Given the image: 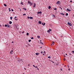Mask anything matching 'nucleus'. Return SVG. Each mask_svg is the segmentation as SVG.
Wrapping results in <instances>:
<instances>
[{
    "instance_id": "nucleus-34",
    "label": "nucleus",
    "mask_w": 74,
    "mask_h": 74,
    "mask_svg": "<svg viewBox=\"0 0 74 74\" xmlns=\"http://www.w3.org/2000/svg\"><path fill=\"white\" fill-rule=\"evenodd\" d=\"M48 58H51V57L49 56L48 57Z\"/></svg>"
},
{
    "instance_id": "nucleus-55",
    "label": "nucleus",
    "mask_w": 74,
    "mask_h": 74,
    "mask_svg": "<svg viewBox=\"0 0 74 74\" xmlns=\"http://www.w3.org/2000/svg\"><path fill=\"white\" fill-rule=\"evenodd\" d=\"M56 64L57 65H58V64Z\"/></svg>"
},
{
    "instance_id": "nucleus-45",
    "label": "nucleus",
    "mask_w": 74,
    "mask_h": 74,
    "mask_svg": "<svg viewBox=\"0 0 74 74\" xmlns=\"http://www.w3.org/2000/svg\"><path fill=\"white\" fill-rule=\"evenodd\" d=\"M14 41H12V43H14Z\"/></svg>"
},
{
    "instance_id": "nucleus-10",
    "label": "nucleus",
    "mask_w": 74,
    "mask_h": 74,
    "mask_svg": "<svg viewBox=\"0 0 74 74\" xmlns=\"http://www.w3.org/2000/svg\"><path fill=\"white\" fill-rule=\"evenodd\" d=\"M38 23L39 24H41V21H39Z\"/></svg>"
},
{
    "instance_id": "nucleus-2",
    "label": "nucleus",
    "mask_w": 74,
    "mask_h": 74,
    "mask_svg": "<svg viewBox=\"0 0 74 74\" xmlns=\"http://www.w3.org/2000/svg\"><path fill=\"white\" fill-rule=\"evenodd\" d=\"M68 25H69L70 26H71L72 25H71V23H69V22L68 23Z\"/></svg>"
},
{
    "instance_id": "nucleus-42",
    "label": "nucleus",
    "mask_w": 74,
    "mask_h": 74,
    "mask_svg": "<svg viewBox=\"0 0 74 74\" xmlns=\"http://www.w3.org/2000/svg\"><path fill=\"white\" fill-rule=\"evenodd\" d=\"M13 50H11V51H12V52H13Z\"/></svg>"
},
{
    "instance_id": "nucleus-37",
    "label": "nucleus",
    "mask_w": 74,
    "mask_h": 74,
    "mask_svg": "<svg viewBox=\"0 0 74 74\" xmlns=\"http://www.w3.org/2000/svg\"><path fill=\"white\" fill-rule=\"evenodd\" d=\"M28 45H29V46H30V45L29 44H28Z\"/></svg>"
},
{
    "instance_id": "nucleus-35",
    "label": "nucleus",
    "mask_w": 74,
    "mask_h": 74,
    "mask_svg": "<svg viewBox=\"0 0 74 74\" xmlns=\"http://www.w3.org/2000/svg\"><path fill=\"white\" fill-rule=\"evenodd\" d=\"M21 4H22V5H23V3H22V2H21Z\"/></svg>"
},
{
    "instance_id": "nucleus-24",
    "label": "nucleus",
    "mask_w": 74,
    "mask_h": 74,
    "mask_svg": "<svg viewBox=\"0 0 74 74\" xmlns=\"http://www.w3.org/2000/svg\"><path fill=\"white\" fill-rule=\"evenodd\" d=\"M27 36H29V33H27Z\"/></svg>"
},
{
    "instance_id": "nucleus-6",
    "label": "nucleus",
    "mask_w": 74,
    "mask_h": 74,
    "mask_svg": "<svg viewBox=\"0 0 74 74\" xmlns=\"http://www.w3.org/2000/svg\"><path fill=\"white\" fill-rule=\"evenodd\" d=\"M38 14H42V12H41V11H40L39 12H38Z\"/></svg>"
},
{
    "instance_id": "nucleus-40",
    "label": "nucleus",
    "mask_w": 74,
    "mask_h": 74,
    "mask_svg": "<svg viewBox=\"0 0 74 74\" xmlns=\"http://www.w3.org/2000/svg\"><path fill=\"white\" fill-rule=\"evenodd\" d=\"M11 10L12 11H14V10L13 9H12Z\"/></svg>"
},
{
    "instance_id": "nucleus-59",
    "label": "nucleus",
    "mask_w": 74,
    "mask_h": 74,
    "mask_svg": "<svg viewBox=\"0 0 74 74\" xmlns=\"http://www.w3.org/2000/svg\"><path fill=\"white\" fill-rule=\"evenodd\" d=\"M64 57H66V56H64Z\"/></svg>"
},
{
    "instance_id": "nucleus-52",
    "label": "nucleus",
    "mask_w": 74,
    "mask_h": 74,
    "mask_svg": "<svg viewBox=\"0 0 74 74\" xmlns=\"http://www.w3.org/2000/svg\"><path fill=\"white\" fill-rule=\"evenodd\" d=\"M40 48H42V47H40Z\"/></svg>"
},
{
    "instance_id": "nucleus-43",
    "label": "nucleus",
    "mask_w": 74,
    "mask_h": 74,
    "mask_svg": "<svg viewBox=\"0 0 74 74\" xmlns=\"http://www.w3.org/2000/svg\"><path fill=\"white\" fill-rule=\"evenodd\" d=\"M33 66H34V67H36L34 65H33Z\"/></svg>"
},
{
    "instance_id": "nucleus-11",
    "label": "nucleus",
    "mask_w": 74,
    "mask_h": 74,
    "mask_svg": "<svg viewBox=\"0 0 74 74\" xmlns=\"http://www.w3.org/2000/svg\"><path fill=\"white\" fill-rule=\"evenodd\" d=\"M36 5V3H34V8L35 7Z\"/></svg>"
},
{
    "instance_id": "nucleus-9",
    "label": "nucleus",
    "mask_w": 74,
    "mask_h": 74,
    "mask_svg": "<svg viewBox=\"0 0 74 74\" xmlns=\"http://www.w3.org/2000/svg\"><path fill=\"white\" fill-rule=\"evenodd\" d=\"M39 54V53H36V54L37 56H38V55Z\"/></svg>"
},
{
    "instance_id": "nucleus-30",
    "label": "nucleus",
    "mask_w": 74,
    "mask_h": 74,
    "mask_svg": "<svg viewBox=\"0 0 74 74\" xmlns=\"http://www.w3.org/2000/svg\"><path fill=\"white\" fill-rule=\"evenodd\" d=\"M29 42H30L31 41V40H28Z\"/></svg>"
},
{
    "instance_id": "nucleus-47",
    "label": "nucleus",
    "mask_w": 74,
    "mask_h": 74,
    "mask_svg": "<svg viewBox=\"0 0 74 74\" xmlns=\"http://www.w3.org/2000/svg\"><path fill=\"white\" fill-rule=\"evenodd\" d=\"M41 53H42V51H41Z\"/></svg>"
},
{
    "instance_id": "nucleus-51",
    "label": "nucleus",
    "mask_w": 74,
    "mask_h": 74,
    "mask_svg": "<svg viewBox=\"0 0 74 74\" xmlns=\"http://www.w3.org/2000/svg\"><path fill=\"white\" fill-rule=\"evenodd\" d=\"M9 10H10V8H9Z\"/></svg>"
},
{
    "instance_id": "nucleus-38",
    "label": "nucleus",
    "mask_w": 74,
    "mask_h": 74,
    "mask_svg": "<svg viewBox=\"0 0 74 74\" xmlns=\"http://www.w3.org/2000/svg\"><path fill=\"white\" fill-rule=\"evenodd\" d=\"M53 63H55V62H54L53 61H51Z\"/></svg>"
},
{
    "instance_id": "nucleus-28",
    "label": "nucleus",
    "mask_w": 74,
    "mask_h": 74,
    "mask_svg": "<svg viewBox=\"0 0 74 74\" xmlns=\"http://www.w3.org/2000/svg\"><path fill=\"white\" fill-rule=\"evenodd\" d=\"M37 37L38 38H40V36H37Z\"/></svg>"
},
{
    "instance_id": "nucleus-23",
    "label": "nucleus",
    "mask_w": 74,
    "mask_h": 74,
    "mask_svg": "<svg viewBox=\"0 0 74 74\" xmlns=\"http://www.w3.org/2000/svg\"><path fill=\"white\" fill-rule=\"evenodd\" d=\"M66 16H68V13H67L66 14Z\"/></svg>"
},
{
    "instance_id": "nucleus-20",
    "label": "nucleus",
    "mask_w": 74,
    "mask_h": 74,
    "mask_svg": "<svg viewBox=\"0 0 74 74\" xmlns=\"http://www.w3.org/2000/svg\"><path fill=\"white\" fill-rule=\"evenodd\" d=\"M40 42V43H41V44H43V43L42 42H41V40Z\"/></svg>"
},
{
    "instance_id": "nucleus-61",
    "label": "nucleus",
    "mask_w": 74,
    "mask_h": 74,
    "mask_svg": "<svg viewBox=\"0 0 74 74\" xmlns=\"http://www.w3.org/2000/svg\"><path fill=\"white\" fill-rule=\"evenodd\" d=\"M3 26H4V25H3Z\"/></svg>"
},
{
    "instance_id": "nucleus-49",
    "label": "nucleus",
    "mask_w": 74,
    "mask_h": 74,
    "mask_svg": "<svg viewBox=\"0 0 74 74\" xmlns=\"http://www.w3.org/2000/svg\"><path fill=\"white\" fill-rule=\"evenodd\" d=\"M24 33V31H23V32H22V33Z\"/></svg>"
},
{
    "instance_id": "nucleus-62",
    "label": "nucleus",
    "mask_w": 74,
    "mask_h": 74,
    "mask_svg": "<svg viewBox=\"0 0 74 74\" xmlns=\"http://www.w3.org/2000/svg\"><path fill=\"white\" fill-rule=\"evenodd\" d=\"M25 70H26V69H25Z\"/></svg>"
},
{
    "instance_id": "nucleus-17",
    "label": "nucleus",
    "mask_w": 74,
    "mask_h": 74,
    "mask_svg": "<svg viewBox=\"0 0 74 74\" xmlns=\"http://www.w3.org/2000/svg\"><path fill=\"white\" fill-rule=\"evenodd\" d=\"M33 5V3H30V6H31V5Z\"/></svg>"
},
{
    "instance_id": "nucleus-15",
    "label": "nucleus",
    "mask_w": 74,
    "mask_h": 74,
    "mask_svg": "<svg viewBox=\"0 0 74 74\" xmlns=\"http://www.w3.org/2000/svg\"><path fill=\"white\" fill-rule=\"evenodd\" d=\"M15 20H17V18H16V16H15Z\"/></svg>"
},
{
    "instance_id": "nucleus-26",
    "label": "nucleus",
    "mask_w": 74,
    "mask_h": 74,
    "mask_svg": "<svg viewBox=\"0 0 74 74\" xmlns=\"http://www.w3.org/2000/svg\"><path fill=\"white\" fill-rule=\"evenodd\" d=\"M5 27H7V24L5 25Z\"/></svg>"
},
{
    "instance_id": "nucleus-56",
    "label": "nucleus",
    "mask_w": 74,
    "mask_h": 74,
    "mask_svg": "<svg viewBox=\"0 0 74 74\" xmlns=\"http://www.w3.org/2000/svg\"><path fill=\"white\" fill-rule=\"evenodd\" d=\"M43 55H44V54H43Z\"/></svg>"
},
{
    "instance_id": "nucleus-33",
    "label": "nucleus",
    "mask_w": 74,
    "mask_h": 74,
    "mask_svg": "<svg viewBox=\"0 0 74 74\" xmlns=\"http://www.w3.org/2000/svg\"><path fill=\"white\" fill-rule=\"evenodd\" d=\"M18 9H19V10H20V11H21V8H18Z\"/></svg>"
},
{
    "instance_id": "nucleus-50",
    "label": "nucleus",
    "mask_w": 74,
    "mask_h": 74,
    "mask_svg": "<svg viewBox=\"0 0 74 74\" xmlns=\"http://www.w3.org/2000/svg\"><path fill=\"white\" fill-rule=\"evenodd\" d=\"M22 59H21V60H20L21 61L22 60Z\"/></svg>"
},
{
    "instance_id": "nucleus-44",
    "label": "nucleus",
    "mask_w": 74,
    "mask_h": 74,
    "mask_svg": "<svg viewBox=\"0 0 74 74\" xmlns=\"http://www.w3.org/2000/svg\"><path fill=\"white\" fill-rule=\"evenodd\" d=\"M70 2H71V3H72L73 2H72V1H70Z\"/></svg>"
},
{
    "instance_id": "nucleus-8",
    "label": "nucleus",
    "mask_w": 74,
    "mask_h": 74,
    "mask_svg": "<svg viewBox=\"0 0 74 74\" xmlns=\"http://www.w3.org/2000/svg\"><path fill=\"white\" fill-rule=\"evenodd\" d=\"M51 8V6H49V8H48V9L49 10V9H50Z\"/></svg>"
},
{
    "instance_id": "nucleus-32",
    "label": "nucleus",
    "mask_w": 74,
    "mask_h": 74,
    "mask_svg": "<svg viewBox=\"0 0 74 74\" xmlns=\"http://www.w3.org/2000/svg\"><path fill=\"white\" fill-rule=\"evenodd\" d=\"M12 17H10V18L11 19V20H12Z\"/></svg>"
},
{
    "instance_id": "nucleus-29",
    "label": "nucleus",
    "mask_w": 74,
    "mask_h": 74,
    "mask_svg": "<svg viewBox=\"0 0 74 74\" xmlns=\"http://www.w3.org/2000/svg\"><path fill=\"white\" fill-rule=\"evenodd\" d=\"M54 10H57V9L56 8H55L54 9Z\"/></svg>"
},
{
    "instance_id": "nucleus-31",
    "label": "nucleus",
    "mask_w": 74,
    "mask_h": 74,
    "mask_svg": "<svg viewBox=\"0 0 74 74\" xmlns=\"http://www.w3.org/2000/svg\"><path fill=\"white\" fill-rule=\"evenodd\" d=\"M10 53L11 54H12V51H11Z\"/></svg>"
},
{
    "instance_id": "nucleus-4",
    "label": "nucleus",
    "mask_w": 74,
    "mask_h": 74,
    "mask_svg": "<svg viewBox=\"0 0 74 74\" xmlns=\"http://www.w3.org/2000/svg\"><path fill=\"white\" fill-rule=\"evenodd\" d=\"M42 25H43V26H45V23H44L42 22Z\"/></svg>"
},
{
    "instance_id": "nucleus-21",
    "label": "nucleus",
    "mask_w": 74,
    "mask_h": 74,
    "mask_svg": "<svg viewBox=\"0 0 74 74\" xmlns=\"http://www.w3.org/2000/svg\"><path fill=\"white\" fill-rule=\"evenodd\" d=\"M10 26L8 25L7 27H10Z\"/></svg>"
},
{
    "instance_id": "nucleus-13",
    "label": "nucleus",
    "mask_w": 74,
    "mask_h": 74,
    "mask_svg": "<svg viewBox=\"0 0 74 74\" xmlns=\"http://www.w3.org/2000/svg\"><path fill=\"white\" fill-rule=\"evenodd\" d=\"M33 17H29V19H33Z\"/></svg>"
},
{
    "instance_id": "nucleus-25",
    "label": "nucleus",
    "mask_w": 74,
    "mask_h": 74,
    "mask_svg": "<svg viewBox=\"0 0 74 74\" xmlns=\"http://www.w3.org/2000/svg\"><path fill=\"white\" fill-rule=\"evenodd\" d=\"M31 39H32V40H33V39H34V38L33 37H32L31 38Z\"/></svg>"
},
{
    "instance_id": "nucleus-46",
    "label": "nucleus",
    "mask_w": 74,
    "mask_h": 74,
    "mask_svg": "<svg viewBox=\"0 0 74 74\" xmlns=\"http://www.w3.org/2000/svg\"><path fill=\"white\" fill-rule=\"evenodd\" d=\"M35 67H36V68H37V66H35Z\"/></svg>"
},
{
    "instance_id": "nucleus-27",
    "label": "nucleus",
    "mask_w": 74,
    "mask_h": 74,
    "mask_svg": "<svg viewBox=\"0 0 74 74\" xmlns=\"http://www.w3.org/2000/svg\"><path fill=\"white\" fill-rule=\"evenodd\" d=\"M23 9L24 10H25V11H26V8H24Z\"/></svg>"
},
{
    "instance_id": "nucleus-41",
    "label": "nucleus",
    "mask_w": 74,
    "mask_h": 74,
    "mask_svg": "<svg viewBox=\"0 0 74 74\" xmlns=\"http://www.w3.org/2000/svg\"><path fill=\"white\" fill-rule=\"evenodd\" d=\"M23 15H26V14H23Z\"/></svg>"
},
{
    "instance_id": "nucleus-48",
    "label": "nucleus",
    "mask_w": 74,
    "mask_h": 74,
    "mask_svg": "<svg viewBox=\"0 0 74 74\" xmlns=\"http://www.w3.org/2000/svg\"><path fill=\"white\" fill-rule=\"evenodd\" d=\"M69 55H71V53H70L69 54Z\"/></svg>"
},
{
    "instance_id": "nucleus-53",
    "label": "nucleus",
    "mask_w": 74,
    "mask_h": 74,
    "mask_svg": "<svg viewBox=\"0 0 74 74\" xmlns=\"http://www.w3.org/2000/svg\"><path fill=\"white\" fill-rule=\"evenodd\" d=\"M65 55H67V53H66Z\"/></svg>"
},
{
    "instance_id": "nucleus-60",
    "label": "nucleus",
    "mask_w": 74,
    "mask_h": 74,
    "mask_svg": "<svg viewBox=\"0 0 74 74\" xmlns=\"http://www.w3.org/2000/svg\"><path fill=\"white\" fill-rule=\"evenodd\" d=\"M23 74H25V73H23Z\"/></svg>"
},
{
    "instance_id": "nucleus-12",
    "label": "nucleus",
    "mask_w": 74,
    "mask_h": 74,
    "mask_svg": "<svg viewBox=\"0 0 74 74\" xmlns=\"http://www.w3.org/2000/svg\"><path fill=\"white\" fill-rule=\"evenodd\" d=\"M60 14L61 15H64V14H63V13H61Z\"/></svg>"
},
{
    "instance_id": "nucleus-19",
    "label": "nucleus",
    "mask_w": 74,
    "mask_h": 74,
    "mask_svg": "<svg viewBox=\"0 0 74 74\" xmlns=\"http://www.w3.org/2000/svg\"><path fill=\"white\" fill-rule=\"evenodd\" d=\"M59 8H60V9H61V10H62V8L60 6Z\"/></svg>"
},
{
    "instance_id": "nucleus-1",
    "label": "nucleus",
    "mask_w": 74,
    "mask_h": 74,
    "mask_svg": "<svg viewBox=\"0 0 74 74\" xmlns=\"http://www.w3.org/2000/svg\"><path fill=\"white\" fill-rule=\"evenodd\" d=\"M56 4H57V5H58V4L59 5V4H60V1H58L57 3H56Z\"/></svg>"
},
{
    "instance_id": "nucleus-39",
    "label": "nucleus",
    "mask_w": 74,
    "mask_h": 74,
    "mask_svg": "<svg viewBox=\"0 0 74 74\" xmlns=\"http://www.w3.org/2000/svg\"><path fill=\"white\" fill-rule=\"evenodd\" d=\"M72 52H73V54H74V51H72Z\"/></svg>"
},
{
    "instance_id": "nucleus-18",
    "label": "nucleus",
    "mask_w": 74,
    "mask_h": 74,
    "mask_svg": "<svg viewBox=\"0 0 74 74\" xmlns=\"http://www.w3.org/2000/svg\"><path fill=\"white\" fill-rule=\"evenodd\" d=\"M4 6H5V7H6V6H7V5L6 4H4Z\"/></svg>"
},
{
    "instance_id": "nucleus-5",
    "label": "nucleus",
    "mask_w": 74,
    "mask_h": 74,
    "mask_svg": "<svg viewBox=\"0 0 74 74\" xmlns=\"http://www.w3.org/2000/svg\"><path fill=\"white\" fill-rule=\"evenodd\" d=\"M51 29H49V30H47V32L49 33L51 31Z\"/></svg>"
},
{
    "instance_id": "nucleus-22",
    "label": "nucleus",
    "mask_w": 74,
    "mask_h": 74,
    "mask_svg": "<svg viewBox=\"0 0 74 74\" xmlns=\"http://www.w3.org/2000/svg\"><path fill=\"white\" fill-rule=\"evenodd\" d=\"M52 16L53 17H54V18H55V15H53Z\"/></svg>"
},
{
    "instance_id": "nucleus-57",
    "label": "nucleus",
    "mask_w": 74,
    "mask_h": 74,
    "mask_svg": "<svg viewBox=\"0 0 74 74\" xmlns=\"http://www.w3.org/2000/svg\"><path fill=\"white\" fill-rule=\"evenodd\" d=\"M38 70H39L38 68L37 69Z\"/></svg>"
},
{
    "instance_id": "nucleus-36",
    "label": "nucleus",
    "mask_w": 74,
    "mask_h": 74,
    "mask_svg": "<svg viewBox=\"0 0 74 74\" xmlns=\"http://www.w3.org/2000/svg\"><path fill=\"white\" fill-rule=\"evenodd\" d=\"M30 17L28 16L27 17V19H29V18Z\"/></svg>"
},
{
    "instance_id": "nucleus-7",
    "label": "nucleus",
    "mask_w": 74,
    "mask_h": 74,
    "mask_svg": "<svg viewBox=\"0 0 74 74\" xmlns=\"http://www.w3.org/2000/svg\"><path fill=\"white\" fill-rule=\"evenodd\" d=\"M66 11H71V10L69 9H67Z\"/></svg>"
},
{
    "instance_id": "nucleus-58",
    "label": "nucleus",
    "mask_w": 74,
    "mask_h": 74,
    "mask_svg": "<svg viewBox=\"0 0 74 74\" xmlns=\"http://www.w3.org/2000/svg\"><path fill=\"white\" fill-rule=\"evenodd\" d=\"M61 70H62V69H61Z\"/></svg>"
},
{
    "instance_id": "nucleus-54",
    "label": "nucleus",
    "mask_w": 74,
    "mask_h": 74,
    "mask_svg": "<svg viewBox=\"0 0 74 74\" xmlns=\"http://www.w3.org/2000/svg\"><path fill=\"white\" fill-rule=\"evenodd\" d=\"M9 11H11L10 10H9Z\"/></svg>"
},
{
    "instance_id": "nucleus-14",
    "label": "nucleus",
    "mask_w": 74,
    "mask_h": 74,
    "mask_svg": "<svg viewBox=\"0 0 74 74\" xmlns=\"http://www.w3.org/2000/svg\"><path fill=\"white\" fill-rule=\"evenodd\" d=\"M31 2H30L29 1H28V4H30Z\"/></svg>"
},
{
    "instance_id": "nucleus-16",
    "label": "nucleus",
    "mask_w": 74,
    "mask_h": 74,
    "mask_svg": "<svg viewBox=\"0 0 74 74\" xmlns=\"http://www.w3.org/2000/svg\"><path fill=\"white\" fill-rule=\"evenodd\" d=\"M9 23L10 24H11L12 23V21H10L9 22Z\"/></svg>"
},
{
    "instance_id": "nucleus-3",
    "label": "nucleus",
    "mask_w": 74,
    "mask_h": 74,
    "mask_svg": "<svg viewBox=\"0 0 74 74\" xmlns=\"http://www.w3.org/2000/svg\"><path fill=\"white\" fill-rule=\"evenodd\" d=\"M54 44H55V43L54 42H52L51 45L52 46H53V45H54Z\"/></svg>"
}]
</instances>
